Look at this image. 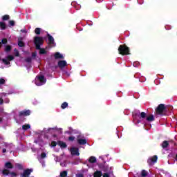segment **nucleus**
Segmentation results:
<instances>
[{"instance_id":"ddd939ff","label":"nucleus","mask_w":177,"mask_h":177,"mask_svg":"<svg viewBox=\"0 0 177 177\" xmlns=\"http://www.w3.org/2000/svg\"><path fill=\"white\" fill-rule=\"evenodd\" d=\"M6 93H0V104H3V99H5V97H6Z\"/></svg>"},{"instance_id":"5701e85b","label":"nucleus","mask_w":177,"mask_h":177,"mask_svg":"<svg viewBox=\"0 0 177 177\" xmlns=\"http://www.w3.org/2000/svg\"><path fill=\"white\" fill-rule=\"evenodd\" d=\"M0 28H1V30H5V28H6V24L3 22H0Z\"/></svg>"},{"instance_id":"dca6fc26","label":"nucleus","mask_w":177,"mask_h":177,"mask_svg":"<svg viewBox=\"0 0 177 177\" xmlns=\"http://www.w3.org/2000/svg\"><path fill=\"white\" fill-rule=\"evenodd\" d=\"M88 162H91V164L96 162V158L95 156L90 157L88 159Z\"/></svg>"},{"instance_id":"b1692460","label":"nucleus","mask_w":177,"mask_h":177,"mask_svg":"<svg viewBox=\"0 0 177 177\" xmlns=\"http://www.w3.org/2000/svg\"><path fill=\"white\" fill-rule=\"evenodd\" d=\"M68 106V104L67 102H64L61 106L62 109H66V107Z\"/></svg>"},{"instance_id":"8fccbe9b","label":"nucleus","mask_w":177,"mask_h":177,"mask_svg":"<svg viewBox=\"0 0 177 177\" xmlns=\"http://www.w3.org/2000/svg\"><path fill=\"white\" fill-rule=\"evenodd\" d=\"M32 56H34V57H35V53H33V54H32Z\"/></svg>"},{"instance_id":"f8f14e48","label":"nucleus","mask_w":177,"mask_h":177,"mask_svg":"<svg viewBox=\"0 0 177 177\" xmlns=\"http://www.w3.org/2000/svg\"><path fill=\"white\" fill-rule=\"evenodd\" d=\"M71 153L73 156H80V152H78V148H71Z\"/></svg>"},{"instance_id":"09e8293b","label":"nucleus","mask_w":177,"mask_h":177,"mask_svg":"<svg viewBox=\"0 0 177 177\" xmlns=\"http://www.w3.org/2000/svg\"><path fill=\"white\" fill-rule=\"evenodd\" d=\"M21 177H23V174L22 173H21Z\"/></svg>"},{"instance_id":"2f4dec72","label":"nucleus","mask_w":177,"mask_h":177,"mask_svg":"<svg viewBox=\"0 0 177 177\" xmlns=\"http://www.w3.org/2000/svg\"><path fill=\"white\" fill-rule=\"evenodd\" d=\"M140 118H146V113L142 112L140 113Z\"/></svg>"},{"instance_id":"72a5a7b5","label":"nucleus","mask_w":177,"mask_h":177,"mask_svg":"<svg viewBox=\"0 0 177 177\" xmlns=\"http://www.w3.org/2000/svg\"><path fill=\"white\" fill-rule=\"evenodd\" d=\"M3 20H9V15H4L2 17Z\"/></svg>"},{"instance_id":"412c9836","label":"nucleus","mask_w":177,"mask_h":177,"mask_svg":"<svg viewBox=\"0 0 177 177\" xmlns=\"http://www.w3.org/2000/svg\"><path fill=\"white\" fill-rule=\"evenodd\" d=\"M41 31H42V29H41L39 28H37L35 30V33L37 34V35H39V34H41Z\"/></svg>"},{"instance_id":"423d86ee","label":"nucleus","mask_w":177,"mask_h":177,"mask_svg":"<svg viewBox=\"0 0 177 177\" xmlns=\"http://www.w3.org/2000/svg\"><path fill=\"white\" fill-rule=\"evenodd\" d=\"M46 82V79L44 76H39L35 79V84L37 86H41V85H44Z\"/></svg>"},{"instance_id":"f03ea898","label":"nucleus","mask_w":177,"mask_h":177,"mask_svg":"<svg viewBox=\"0 0 177 177\" xmlns=\"http://www.w3.org/2000/svg\"><path fill=\"white\" fill-rule=\"evenodd\" d=\"M14 113V120L18 125L23 123V111L15 110Z\"/></svg>"},{"instance_id":"f704fd0d","label":"nucleus","mask_w":177,"mask_h":177,"mask_svg":"<svg viewBox=\"0 0 177 177\" xmlns=\"http://www.w3.org/2000/svg\"><path fill=\"white\" fill-rule=\"evenodd\" d=\"M16 167L18 169H23V166H21V165H20V164H17Z\"/></svg>"},{"instance_id":"4c0bfd02","label":"nucleus","mask_w":177,"mask_h":177,"mask_svg":"<svg viewBox=\"0 0 177 177\" xmlns=\"http://www.w3.org/2000/svg\"><path fill=\"white\" fill-rule=\"evenodd\" d=\"M9 24L10 26H15V21H10Z\"/></svg>"},{"instance_id":"c756f323","label":"nucleus","mask_w":177,"mask_h":177,"mask_svg":"<svg viewBox=\"0 0 177 177\" xmlns=\"http://www.w3.org/2000/svg\"><path fill=\"white\" fill-rule=\"evenodd\" d=\"M18 45H19V46H20L21 48L23 46V40L19 39Z\"/></svg>"},{"instance_id":"a19ab883","label":"nucleus","mask_w":177,"mask_h":177,"mask_svg":"<svg viewBox=\"0 0 177 177\" xmlns=\"http://www.w3.org/2000/svg\"><path fill=\"white\" fill-rule=\"evenodd\" d=\"M103 177H110V176L109 175V174L105 173L104 174Z\"/></svg>"},{"instance_id":"c03bdc74","label":"nucleus","mask_w":177,"mask_h":177,"mask_svg":"<svg viewBox=\"0 0 177 177\" xmlns=\"http://www.w3.org/2000/svg\"><path fill=\"white\" fill-rule=\"evenodd\" d=\"M3 153H6V149H3Z\"/></svg>"},{"instance_id":"79ce46f5","label":"nucleus","mask_w":177,"mask_h":177,"mask_svg":"<svg viewBox=\"0 0 177 177\" xmlns=\"http://www.w3.org/2000/svg\"><path fill=\"white\" fill-rule=\"evenodd\" d=\"M76 177H84L83 174H79L76 175Z\"/></svg>"},{"instance_id":"ea45409f","label":"nucleus","mask_w":177,"mask_h":177,"mask_svg":"<svg viewBox=\"0 0 177 177\" xmlns=\"http://www.w3.org/2000/svg\"><path fill=\"white\" fill-rule=\"evenodd\" d=\"M51 146H52L53 147H55V146H56V142H55V141L52 142H51Z\"/></svg>"},{"instance_id":"a878e982","label":"nucleus","mask_w":177,"mask_h":177,"mask_svg":"<svg viewBox=\"0 0 177 177\" xmlns=\"http://www.w3.org/2000/svg\"><path fill=\"white\" fill-rule=\"evenodd\" d=\"M39 53L40 55H45V53H46V50L44 48H39Z\"/></svg>"},{"instance_id":"cd10ccee","label":"nucleus","mask_w":177,"mask_h":177,"mask_svg":"<svg viewBox=\"0 0 177 177\" xmlns=\"http://www.w3.org/2000/svg\"><path fill=\"white\" fill-rule=\"evenodd\" d=\"M141 176L142 177H146L147 176V171H146V170H142L141 172Z\"/></svg>"},{"instance_id":"f3484780","label":"nucleus","mask_w":177,"mask_h":177,"mask_svg":"<svg viewBox=\"0 0 177 177\" xmlns=\"http://www.w3.org/2000/svg\"><path fill=\"white\" fill-rule=\"evenodd\" d=\"M77 142L79 145H86V140L85 139H78Z\"/></svg>"},{"instance_id":"58836bf2","label":"nucleus","mask_w":177,"mask_h":177,"mask_svg":"<svg viewBox=\"0 0 177 177\" xmlns=\"http://www.w3.org/2000/svg\"><path fill=\"white\" fill-rule=\"evenodd\" d=\"M41 158H45V157H46V153H42L41 155Z\"/></svg>"},{"instance_id":"2eb2a0df","label":"nucleus","mask_w":177,"mask_h":177,"mask_svg":"<svg viewBox=\"0 0 177 177\" xmlns=\"http://www.w3.org/2000/svg\"><path fill=\"white\" fill-rule=\"evenodd\" d=\"M54 57L55 59H63V55L60 54V53H55Z\"/></svg>"},{"instance_id":"9b49d317","label":"nucleus","mask_w":177,"mask_h":177,"mask_svg":"<svg viewBox=\"0 0 177 177\" xmlns=\"http://www.w3.org/2000/svg\"><path fill=\"white\" fill-rule=\"evenodd\" d=\"M157 156H153V157L150 158L148 160V164H149V165H153V164H154V162H157Z\"/></svg>"},{"instance_id":"20e7f679","label":"nucleus","mask_w":177,"mask_h":177,"mask_svg":"<svg viewBox=\"0 0 177 177\" xmlns=\"http://www.w3.org/2000/svg\"><path fill=\"white\" fill-rule=\"evenodd\" d=\"M120 55H129V48L125 45H120L118 48Z\"/></svg>"},{"instance_id":"f257e3e1","label":"nucleus","mask_w":177,"mask_h":177,"mask_svg":"<svg viewBox=\"0 0 177 177\" xmlns=\"http://www.w3.org/2000/svg\"><path fill=\"white\" fill-rule=\"evenodd\" d=\"M5 167L6 169H4L2 171V174L3 175H10V176L11 177H17V174H16V172L14 171H9V169H12V168H13V165H12V163H10V162H7L5 164Z\"/></svg>"},{"instance_id":"49530a36","label":"nucleus","mask_w":177,"mask_h":177,"mask_svg":"<svg viewBox=\"0 0 177 177\" xmlns=\"http://www.w3.org/2000/svg\"><path fill=\"white\" fill-rule=\"evenodd\" d=\"M7 150L9 151V145H7Z\"/></svg>"},{"instance_id":"4be33fe9","label":"nucleus","mask_w":177,"mask_h":177,"mask_svg":"<svg viewBox=\"0 0 177 177\" xmlns=\"http://www.w3.org/2000/svg\"><path fill=\"white\" fill-rule=\"evenodd\" d=\"M31 128V126L30 124H24L23 126L24 131H27V129H30Z\"/></svg>"},{"instance_id":"473e14b6","label":"nucleus","mask_w":177,"mask_h":177,"mask_svg":"<svg viewBox=\"0 0 177 177\" xmlns=\"http://www.w3.org/2000/svg\"><path fill=\"white\" fill-rule=\"evenodd\" d=\"M11 49H12V47H10V46H6V52H10Z\"/></svg>"},{"instance_id":"4468645a","label":"nucleus","mask_w":177,"mask_h":177,"mask_svg":"<svg viewBox=\"0 0 177 177\" xmlns=\"http://www.w3.org/2000/svg\"><path fill=\"white\" fill-rule=\"evenodd\" d=\"M58 66L59 68H63V67H66V66H67V62H66V61H59L58 62Z\"/></svg>"},{"instance_id":"7ed1b4c3","label":"nucleus","mask_w":177,"mask_h":177,"mask_svg":"<svg viewBox=\"0 0 177 177\" xmlns=\"http://www.w3.org/2000/svg\"><path fill=\"white\" fill-rule=\"evenodd\" d=\"M9 118H10V113L5 112L3 109H0V124H3Z\"/></svg>"},{"instance_id":"bb28decb","label":"nucleus","mask_w":177,"mask_h":177,"mask_svg":"<svg viewBox=\"0 0 177 177\" xmlns=\"http://www.w3.org/2000/svg\"><path fill=\"white\" fill-rule=\"evenodd\" d=\"M59 145L62 148H65L67 147V145H66V143L63 142H59Z\"/></svg>"},{"instance_id":"a18cd8bd","label":"nucleus","mask_w":177,"mask_h":177,"mask_svg":"<svg viewBox=\"0 0 177 177\" xmlns=\"http://www.w3.org/2000/svg\"><path fill=\"white\" fill-rule=\"evenodd\" d=\"M133 66H138V62L133 63Z\"/></svg>"},{"instance_id":"de8ad7c7","label":"nucleus","mask_w":177,"mask_h":177,"mask_svg":"<svg viewBox=\"0 0 177 177\" xmlns=\"http://www.w3.org/2000/svg\"><path fill=\"white\" fill-rule=\"evenodd\" d=\"M12 93H15V92L8 93V95H12Z\"/></svg>"},{"instance_id":"aec40b11","label":"nucleus","mask_w":177,"mask_h":177,"mask_svg":"<svg viewBox=\"0 0 177 177\" xmlns=\"http://www.w3.org/2000/svg\"><path fill=\"white\" fill-rule=\"evenodd\" d=\"M169 145L168 141H164L162 144V149H167Z\"/></svg>"},{"instance_id":"0eeeda50","label":"nucleus","mask_w":177,"mask_h":177,"mask_svg":"<svg viewBox=\"0 0 177 177\" xmlns=\"http://www.w3.org/2000/svg\"><path fill=\"white\" fill-rule=\"evenodd\" d=\"M14 59L15 57H13V55H8L6 57V58L2 59L1 60L3 63L6 64V66H9V64H10V62Z\"/></svg>"},{"instance_id":"3c124183","label":"nucleus","mask_w":177,"mask_h":177,"mask_svg":"<svg viewBox=\"0 0 177 177\" xmlns=\"http://www.w3.org/2000/svg\"><path fill=\"white\" fill-rule=\"evenodd\" d=\"M7 103H9V100H8Z\"/></svg>"},{"instance_id":"c9c22d12","label":"nucleus","mask_w":177,"mask_h":177,"mask_svg":"<svg viewBox=\"0 0 177 177\" xmlns=\"http://www.w3.org/2000/svg\"><path fill=\"white\" fill-rule=\"evenodd\" d=\"M25 62H26V63H31V57H28L27 58Z\"/></svg>"},{"instance_id":"e433bc0d","label":"nucleus","mask_w":177,"mask_h":177,"mask_svg":"<svg viewBox=\"0 0 177 177\" xmlns=\"http://www.w3.org/2000/svg\"><path fill=\"white\" fill-rule=\"evenodd\" d=\"M5 84V80L4 79H0V85H2Z\"/></svg>"},{"instance_id":"37998d69","label":"nucleus","mask_w":177,"mask_h":177,"mask_svg":"<svg viewBox=\"0 0 177 177\" xmlns=\"http://www.w3.org/2000/svg\"><path fill=\"white\" fill-rule=\"evenodd\" d=\"M68 139H69V140L73 142V140H74V139H75V138H74V137H69Z\"/></svg>"},{"instance_id":"393cba45","label":"nucleus","mask_w":177,"mask_h":177,"mask_svg":"<svg viewBox=\"0 0 177 177\" xmlns=\"http://www.w3.org/2000/svg\"><path fill=\"white\" fill-rule=\"evenodd\" d=\"M31 111L30 110H26L23 112V115H30Z\"/></svg>"},{"instance_id":"6e6552de","label":"nucleus","mask_w":177,"mask_h":177,"mask_svg":"<svg viewBox=\"0 0 177 177\" xmlns=\"http://www.w3.org/2000/svg\"><path fill=\"white\" fill-rule=\"evenodd\" d=\"M165 110V105L160 104L156 109V114H158V115H162V113H164V111Z\"/></svg>"},{"instance_id":"c85d7f7f","label":"nucleus","mask_w":177,"mask_h":177,"mask_svg":"<svg viewBox=\"0 0 177 177\" xmlns=\"http://www.w3.org/2000/svg\"><path fill=\"white\" fill-rule=\"evenodd\" d=\"M8 42V39H3L1 42H0V48L2 46V44H6Z\"/></svg>"},{"instance_id":"6ab92c4d","label":"nucleus","mask_w":177,"mask_h":177,"mask_svg":"<svg viewBox=\"0 0 177 177\" xmlns=\"http://www.w3.org/2000/svg\"><path fill=\"white\" fill-rule=\"evenodd\" d=\"M94 177H102V171H97L94 173Z\"/></svg>"},{"instance_id":"9d476101","label":"nucleus","mask_w":177,"mask_h":177,"mask_svg":"<svg viewBox=\"0 0 177 177\" xmlns=\"http://www.w3.org/2000/svg\"><path fill=\"white\" fill-rule=\"evenodd\" d=\"M32 169H26L24 170L23 177H30L31 172H32Z\"/></svg>"},{"instance_id":"39448f33","label":"nucleus","mask_w":177,"mask_h":177,"mask_svg":"<svg viewBox=\"0 0 177 177\" xmlns=\"http://www.w3.org/2000/svg\"><path fill=\"white\" fill-rule=\"evenodd\" d=\"M44 44V37H35V45L36 46V49H40L41 45Z\"/></svg>"},{"instance_id":"7c9ffc66","label":"nucleus","mask_w":177,"mask_h":177,"mask_svg":"<svg viewBox=\"0 0 177 177\" xmlns=\"http://www.w3.org/2000/svg\"><path fill=\"white\" fill-rule=\"evenodd\" d=\"M14 55H15V56H17V57L19 56V50H17V49L14 50Z\"/></svg>"},{"instance_id":"1a4fd4ad","label":"nucleus","mask_w":177,"mask_h":177,"mask_svg":"<svg viewBox=\"0 0 177 177\" xmlns=\"http://www.w3.org/2000/svg\"><path fill=\"white\" fill-rule=\"evenodd\" d=\"M48 37V44L50 46H55L56 44H55V39L53 38V37H52V35L48 34L47 35Z\"/></svg>"},{"instance_id":"a211bd4d","label":"nucleus","mask_w":177,"mask_h":177,"mask_svg":"<svg viewBox=\"0 0 177 177\" xmlns=\"http://www.w3.org/2000/svg\"><path fill=\"white\" fill-rule=\"evenodd\" d=\"M147 121H154V116L153 115H150L149 116L147 117Z\"/></svg>"}]
</instances>
